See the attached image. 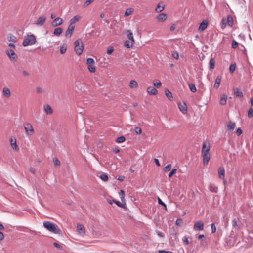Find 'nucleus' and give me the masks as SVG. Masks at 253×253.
Wrapping results in <instances>:
<instances>
[{"mask_svg":"<svg viewBox=\"0 0 253 253\" xmlns=\"http://www.w3.org/2000/svg\"><path fill=\"white\" fill-rule=\"evenodd\" d=\"M221 81V78L220 76H217L215 79L214 87L217 89L220 84Z\"/></svg>","mask_w":253,"mask_h":253,"instance_id":"a211bd4d","label":"nucleus"},{"mask_svg":"<svg viewBox=\"0 0 253 253\" xmlns=\"http://www.w3.org/2000/svg\"><path fill=\"white\" fill-rule=\"evenodd\" d=\"M43 109L44 111L47 114H52L53 113V109H52L51 107L48 105V104H45L44 105L43 107Z\"/></svg>","mask_w":253,"mask_h":253,"instance_id":"f8f14e48","label":"nucleus"},{"mask_svg":"<svg viewBox=\"0 0 253 253\" xmlns=\"http://www.w3.org/2000/svg\"><path fill=\"white\" fill-rule=\"evenodd\" d=\"M63 32V29L61 27L55 28L53 32V34L55 36H59Z\"/></svg>","mask_w":253,"mask_h":253,"instance_id":"412c9836","label":"nucleus"},{"mask_svg":"<svg viewBox=\"0 0 253 253\" xmlns=\"http://www.w3.org/2000/svg\"><path fill=\"white\" fill-rule=\"evenodd\" d=\"M75 29V25L70 24L65 32V36L66 38H70L72 35Z\"/></svg>","mask_w":253,"mask_h":253,"instance_id":"0eeeda50","label":"nucleus"},{"mask_svg":"<svg viewBox=\"0 0 253 253\" xmlns=\"http://www.w3.org/2000/svg\"><path fill=\"white\" fill-rule=\"evenodd\" d=\"M208 22L207 20H204L200 24L199 31L202 32L204 31L208 26Z\"/></svg>","mask_w":253,"mask_h":253,"instance_id":"9b49d317","label":"nucleus"},{"mask_svg":"<svg viewBox=\"0 0 253 253\" xmlns=\"http://www.w3.org/2000/svg\"><path fill=\"white\" fill-rule=\"evenodd\" d=\"M164 5L161 6L160 4H158L155 9L157 12H160L163 11L164 9Z\"/></svg>","mask_w":253,"mask_h":253,"instance_id":"c9c22d12","label":"nucleus"},{"mask_svg":"<svg viewBox=\"0 0 253 253\" xmlns=\"http://www.w3.org/2000/svg\"><path fill=\"white\" fill-rule=\"evenodd\" d=\"M86 235L84 227L80 224V238L84 237Z\"/></svg>","mask_w":253,"mask_h":253,"instance_id":"bb28decb","label":"nucleus"},{"mask_svg":"<svg viewBox=\"0 0 253 253\" xmlns=\"http://www.w3.org/2000/svg\"><path fill=\"white\" fill-rule=\"evenodd\" d=\"M100 177L102 180L104 181H106L108 179V175L105 173L101 174L100 176Z\"/></svg>","mask_w":253,"mask_h":253,"instance_id":"a18cd8bd","label":"nucleus"},{"mask_svg":"<svg viewBox=\"0 0 253 253\" xmlns=\"http://www.w3.org/2000/svg\"><path fill=\"white\" fill-rule=\"evenodd\" d=\"M129 86L131 88H136L138 86V84L135 80H132L129 83Z\"/></svg>","mask_w":253,"mask_h":253,"instance_id":"b1692460","label":"nucleus"},{"mask_svg":"<svg viewBox=\"0 0 253 253\" xmlns=\"http://www.w3.org/2000/svg\"><path fill=\"white\" fill-rule=\"evenodd\" d=\"M210 144L208 142H204L202 145V156L203 158L204 165L208 164L210 159Z\"/></svg>","mask_w":253,"mask_h":253,"instance_id":"f257e3e1","label":"nucleus"},{"mask_svg":"<svg viewBox=\"0 0 253 253\" xmlns=\"http://www.w3.org/2000/svg\"><path fill=\"white\" fill-rule=\"evenodd\" d=\"M183 223V221L181 218H178L176 221V224L180 226Z\"/></svg>","mask_w":253,"mask_h":253,"instance_id":"bf43d9fd","label":"nucleus"},{"mask_svg":"<svg viewBox=\"0 0 253 253\" xmlns=\"http://www.w3.org/2000/svg\"><path fill=\"white\" fill-rule=\"evenodd\" d=\"M147 92L148 94L151 95H155L158 93L157 90L153 86H149L147 89Z\"/></svg>","mask_w":253,"mask_h":253,"instance_id":"ddd939ff","label":"nucleus"},{"mask_svg":"<svg viewBox=\"0 0 253 253\" xmlns=\"http://www.w3.org/2000/svg\"><path fill=\"white\" fill-rule=\"evenodd\" d=\"M189 87L190 90L193 93L195 92L197 90L196 87L193 84H189Z\"/></svg>","mask_w":253,"mask_h":253,"instance_id":"f704fd0d","label":"nucleus"},{"mask_svg":"<svg viewBox=\"0 0 253 253\" xmlns=\"http://www.w3.org/2000/svg\"><path fill=\"white\" fill-rule=\"evenodd\" d=\"M238 42L235 40H233L232 41V47L234 49H236L238 47Z\"/></svg>","mask_w":253,"mask_h":253,"instance_id":"09e8293b","label":"nucleus"},{"mask_svg":"<svg viewBox=\"0 0 253 253\" xmlns=\"http://www.w3.org/2000/svg\"><path fill=\"white\" fill-rule=\"evenodd\" d=\"M177 172V169H173L171 170V171L170 172V173L169 174L168 176L169 178H171L172 175L174 174H175Z\"/></svg>","mask_w":253,"mask_h":253,"instance_id":"de8ad7c7","label":"nucleus"},{"mask_svg":"<svg viewBox=\"0 0 253 253\" xmlns=\"http://www.w3.org/2000/svg\"><path fill=\"white\" fill-rule=\"evenodd\" d=\"M236 67V65L235 63L231 64L230 65V67H229V71L231 73H233L235 71Z\"/></svg>","mask_w":253,"mask_h":253,"instance_id":"79ce46f5","label":"nucleus"},{"mask_svg":"<svg viewBox=\"0 0 253 253\" xmlns=\"http://www.w3.org/2000/svg\"><path fill=\"white\" fill-rule=\"evenodd\" d=\"M79 45V40H77L75 42V51L77 54L79 55V47H78Z\"/></svg>","mask_w":253,"mask_h":253,"instance_id":"c756f323","label":"nucleus"},{"mask_svg":"<svg viewBox=\"0 0 253 253\" xmlns=\"http://www.w3.org/2000/svg\"><path fill=\"white\" fill-rule=\"evenodd\" d=\"M165 93L166 96L169 99H171L172 98V95L170 91L168 89H165Z\"/></svg>","mask_w":253,"mask_h":253,"instance_id":"473e14b6","label":"nucleus"},{"mask_svg":"<svg viewBox=\"0 0 253 253\" xmlns=\"http://www.w3.org/2000/svg\"><path fill=\"white\" fill-rule=\"evenodd\" d=\"M120 195H121V197H120L122 201H123V200H124V195H125V193L123 190H121Z\"/></svg>","mask_w":253,"mask_h":253,"instance_id":"e2e57ef3","label":"nucleus"},{"mask_svg":"<svg viewBox=\"0 0 253 253\" xmlns=\"http://www.w3.org/2000/svg\"><path fill=\"white\" fill-rule=\"evenodd\" d=\"M36 42L35 36L33 34H31L24 37L22 45L23 46L26 47L29 45H34Z\"/></svg>","mask_w":253,"mask_h":253,"instance_id":"20e7f679","label":"nucleus"},{"mask_svg":"<svg viewBox=\"0 0 253 253\" xmlns=\"http://www.w3.org/2000/svg\"><path fill=\"white\" fill-rule=\"evenodd\" d=\"M226 21L227 22L228 25L229 26L232 27L233 26L234 20L233 17L231 15H228L227 16V19Z\"/></svg>","mask_w":253,"mask_h":253,"instance_id":"a878e982","label":"nucleus"},{"mask_svg":"<svg viewBox=\"0 0 253 253\" xmlns=\"http://www.w3.org/2000/svg\"><path fill=\"white\" fill-rule=\"evenodd\" d=\"M204 224L202 221H198L195 223L193 229L195 231H202L204 230Z\"/></svg>","mask_w":253,"mask_h":253,"instance_id":"423d86ee","label":"nucleus"},{"mask_svg":"<svg viewBox=\"0 0 253 253\" xmlns=\"http://www.w3.org/2000/svg\"><path fill=\"white\" fill-rule=\"evenodd\" d=\"M46 17L44 15L39 17L37 21L36 22V25L42 26L43 25L46 21Z\"/></svg>","mask_w":253,"mask_h":253,"instance_id":"9d476101","label":"nucleus"},{"mask_svg":"<svg viewBox=\"0 0 253 253\" xmlns=\"http://www.w3.org/2000/svg\"><path fill=\"white\" fill-rule=\"evenodd\" d=\"M134 42L132 40L128 39L125 42V46L127 48H130L132 47Z\"/></svg>","mask_w":253,"mask_h":253,"instance_id":"6ab92c4d","label":"nucleus"},{"mask_svg":"<svg viewBox=\"0 0 253 253\" xmlns=\"http://www.w3.org/2000/svg\"><path fill=\"white\" fill-rule=\"evenodd\" d=\"M125 141V138L123 136H120L118 137L116 139V142L118 143H120L124 142Z\"/></svg>","mask_w":253,"mask_h":253,"instance_id":"37998d69","label":"nucleus"},{"mask_svg":"<svg viewBox=\"0 0 253 253\" xmlns=\"http://www.w3.org/2000/svg\"><path fill=\"white\" fill-rule=\"evenodd\" d=\"M153 84L157 88H159L161 86L162 83L159 80H155L153 82Z\"/></svg>","mask_w":253,"mask_h":253,"instance_id":"72a5a7b5","label":"nucleus"},{"mask_svg":"<svg viewBox=\"0 0 253 253\" xmlns=\"http://www.w3.org/2000/svg\"><path fill=\"white\" fill-rule=\"evenodd\" d=\"M67 45L66 44H62L60 48V52L61 54H64L67 50Z\"/></svg>","mask_w":253,"mask_h":253,"instance_id":"7c9ffc66","label":"nucleus"},{"mask_svg":"<svg viewBox=\"0 0 253 253\" xmlns=\"http://www.w3.org/2000/svg\"><path fill=\"white\" fill-rule=\"evenodd\" d=\"M53 161L54 163V165L55 167H59L60 166L61 163L60 161L57 158H53Z\"/></svg>","mask_w":253,"mask_h":253,"instance_id":"e433bc0d","label":"nucleus"},{"mask_svg":"<svg viewBox=\"0 0 253 253\" xmlns=\"http://www.w3.org/2000/svg\"><path fill=\"white\" fill-rule=\"evenodd\" d=\"M126 34L128 38V39L132 40V42H134V40L133 37V34L130 30H127L126 32Z\"/></svg>","mask_w":253,"mask_h":253,"instance_id":"c85d7f7f","label":"nucleus"},{"mask_svg":"<svg viewBox=\"0 0 253 253\" xmlns=\"http://www.w3.org/2000/svg\"><path fill=\"white\" fill-rule=\"evenodd\" d=\"M232 225H233V227H235L236 226H237L238 224H237V220H236V219H234L233 221H232Z\"/></svg>","mask_w":253,"mask_h":253,"instance_id":"338daca9","label":"nucleus"},{"mask_svg":"<svg viewBox=\"0 0 253 253\" xmlns=\"http://www.w3.org/2000/svg\"><path fill=\"white\" fill-rule=\"evenodd\" d=\"M227 96L226 94H223L221 96L220 99V103L221 105H225L227 102Z\"/></svg>","mask_w":253,"mask_h":253,"instance_id":"aec40b11","label":"nucleus"},{"mask_svg":"<svg viewBox=\"0 0 253 253\" xmlns=\"http://www.w3.org/2000/svg\"><path fill=\"white\" fill-rule=\"evenodd\" d=\"M156 233L158 235V236L160 237H164V234H163V232L160 231H156Z\"/></svg>","mask_w":253,"mask_h":253,"instance_id":"0e129e2a","label":"nucleus"},{"mask_svg":"<svg viewBox=\"0 0 253 253\" xmlns=\"http://www.w3.org/2000/svg\"><path fill=\"white\" fill-rule=\"evenodd\" d=\"M94 0H86L84 3L83 6L86 7L89 5L90 3H91Z\"/></svg>","mask_w":253,"mask_h":253,"instance_id":"3c124183","label":"nucleus"},{"mask_svg":"<svg viewBox=\"0 0 253 253\" xmlns=\"http://www.w3.org/2000/svg\"><path fill=\"white\" fill-rule=\"evenodd\" d=\"M182 241L183 243L186 245H188L189 243L188 238L185 236L182 238Z\"/></svg>","mask_w":253,"mask_h":253,"instance_id":"680f3d73","label":"nucleus"},{"mask_svg":"<svg viewBox=\"0 0 253 253\" xmlns=\"http://www.w3.org/2000/svg\"><path fill=\"white\" fill-rule=\"evenodd\" d=\"M63 20L60 17H57L54 19V20L52 22L51 24L53 27H57L58 26L61 25L63 23Z\"/></svg>","mask_w":253,"mask_h":253,"instance_id":"1a4fd4ad","label":"nucleus"},{"mask_svg":"<svg viewBox=\"0 0 253 253\" xmlns=\"http://www.w3.org/2000/svg\"><path fill=\"white\" fill-rule=\"evenodd\" d=\"M7 39L9 42H11V43L13 44L15 43L17 40V37L12 34H9L7 36Z\"/></svg>","mask_w":253,"mask_h":253,"instance_id":"dca6fc26","label":"nucleus"},{"mask_svg":"<svg viewBox=\"0 0 253 253\" xmlns=\"http://www.w3.org/2000/svg\"><path fill=\"white\" fill-rule=\"evenodd\" d=\"M88 69L89 71L91 72H94L95 71V67L94 66V64H89L88 65Z\"/></svg>","mask_w":253,"mask_h":253,"instance_id":"a19ab883","label":"nucleus"},{"mask_svg":"<svg viewBox=\"0 0 253 253\" xmlns=\"http://www.w3.org/2000/svg\"><path fill=\"white\" fill-rule=\"evenodd\" d=\"M86 62H87V64L88 65L94 64V61L93 59H92L91 58H87Z\"/></svg>","mask_w":253,"mask_h":253,"instance_id":"864d4df0","label":"nucleus"},{"mask_svg":"<svg viewBox=\"0 0 253 253\" xmlns=\"http://www.w3.org/2000/svg\"><path fill=\"white\" fill-rule=\"evenodd\" d=\"M158 202L160 205L163 206L166 209V205L161 200V199L160 198H158Z\"/></svg>","mask_w":253,"mask_h":253,"instance_id":"13d9d810","label":"nucleus"},{"mask_svg":"<svg viewBox=\"0 0 253 253\" xmlns=\"http://www.w3.org/2000/svg\"><path fill=\"white\" fill-rule=\"evenodd\" d=\"M133 12V9L132 8H127L126 9L125 13V16H128L131 15Z\"/></svg>","mask_w":253,"mask_h":253,"instance_id":"58836bf2","label":"nucleus"},{"mask_svg":"<svg viewBox=\"0 0 253 253\" xmlns=\"http://www.w3.org/2000/svg\"><path fill=\"white\" fill-rule=\"evenodd\" d=\"M8 48L6 49L5 53L10 60L12 61H16L17 59V55L15 52L16 47L13 43H9Z\"/></svg>","mask_w":253,"mask_h":253,"instance_id":"f03ea898","label":"nucleus"},{"mask_svg":"<svg viewBox=\"0 0 253 253\" xmlns=\"http://www.w3.org/2000/svg\"><path fill=\"white\" fill-rule=\"evenodd\" d=\"M227 23V22L226 19L223 18L222 19L221 22V28L222 29H224V28H225V27L226 26Z\"/></svg>","mask_w":253,"mask_h":253,"instance_id":"ea45409f","label":"nucleus"},{"mask_svg":"<svg viewBox=\"0 0 253 253\" xmlns=\"http://www.w3.org/2000/svg\"><path fill=\"white\" fill-rule=\"evenodd\" d=\"M171 164H168L166 166H165L164 168V170L165 172L169 171L171 169Z\"/></svg>","mask_w":253,"mask_h":253,"instance_id":"49530a36","label":"nucleus"},{"mask_svg":"<svg viewBox=\"0 0 253 253\" xmlns=\"http://www.w3.org/2000/svg\"><path fill=\"white\" fill-rule=\"evenodd\" d=\"M113 202L115 203L118 206V207H124V205L123 204H122L120 201H117L116 200H113Z\"/></svg>","mask_w":253,"mask_h":253,"instance_id":"5fc2aeb1","label":"nucleus"},{"mask_svg":"<svg viewBox=\"0 0 253 253\" xmlns=\"http://www.w3.org/2000/svg\"><path fill=\"white\" fill-rule=\"evenodd\" d=\"M25 132L28 135H33L34 134V129L31 124L27 123L24 125Z\"/></svg>","mask_w":253,"mask_h":253,"instance_id":"39448f33","label":"nucleus"},{"mask_svg":"<svg viewBox=\"0 0 253 253\" xmlns=\"http://www.w3.org/2000/svg\"><path fill=\"white\" fill-rule=\"evenodd\" d=\"M10 143L11 147L16 151L19 150V147L17 145L16 139L15 137L11 138L10 139Z\"/></svg>","mask_w":253,"mask_h":253,"instance_id":"6e6552de","label":"nucleus"},{"mask_svg":"<svg viewBox=\"0 0 253 253\" xmlns=\"http://www.w3.org/2000/svg\"><path fill=\"white\" fill-rule=\"evenodd\" d=\"M36 92L37 93H42L44 92L43 89L40 86H37L35 88Z\"/></svg>","mask_w":253,"mask_h":253,"instance_id":"c03bdc74","label":"nucleus"},{"mask_svg":"<svg viewBox=\"0 0 253 253\" xmlns=\"http://www.w3.org/2000/svg\"><path fill=\"white\" fill-rule=\"evenodd\" d=\"M134 131L137 134H140L142 132L141 128L139 127H135Z\"/></svg>","mask_w":253,"mask_h":253,"instance_id":"6e6d98bb","label":"nucleus"},{"mask_svg":"<svg viewBox=\"0 0 253 253\" xmlns=\"http://www.w3.org/2000/svg\"><path fill=\"white\" fill-rule=\"evenodd\" d=\"M159 253H174L170 251H167L165 250H159Z\"/></svg>","mask_w":253,"mask_h":253,"instance_id":"774afa93","label":"nucleus"},{"mask_svg":"<svg viewBox=\"0 0 253 253\" xmlns=\"http://www.w3.org/2000/svg\"><path fill=\"white\" fill-rule=\"evenodd\" d=\"M43 226L48 231L57 234L59 233L60 232V230L58 227L55 224L50 221H44L43 222Z\"/></svg>","mask_w":253,"mask_h":253,"instance_id":"7ed1b4c3","label":"nucleus"},{"mask_svg":"<svg viewBox=\"0 0 253 253\" xmlns=\"http://www.w3.org/2000/svg\"><path fill=\"white\" fill-rule=\"evenodd\" d=\"M234 95L238 97H241L243 96V93L239 89L235 88H234Z\"/></svg>","mask_w":253,"mask_h":253,"instance_id":"5701e85b","label":"nucleus"},{"mask_svg":"<svg viewBox=\"0 0 253 253\" xmlns=\"http://www.w3.org/2000/svg\"><path fill=\"white\" fill-rule=\"evenodd\" d=\"M53 245L59 250H62L63 247L59 244L55 242L53 243Z\"/></svg>","mask_w":253,"mask_h":253,"instance_id":"052dcab7","label":"nucleus"},{"mask_svg":"<svg viewBox=\"0 0 253 253\" xmlns=\"http://www.w3.org/2000/svg\"><path fill=\"white\" fill-rule=\"evenodd\" d=\"M113 51H114V49L113 47H111L107 49V53L108 54H110L113 52Z\"/></svg>","mask_w":253,"mask_h":253,"instance_id":"69168bd1","label":"nucleus"},{"mask_svg":"<svg viewBox=\"0 0 253 253\" xmlns=\"http://www.w3.org/2000/svg\"><path fill=\"white\" fill-rule=\"evenodd\" d=\"M211 232L212 233H214L216 232V228L215 225L214 223H212L211 225Z\"/></svg>","mask_w":253,"mask_h":253,"instance_id":"4d7b16f0","label":"nucleus"},{"mask_svg":"<svg viewBox=\"0 0 253 253\" xmlns=\"http://www.w3.org/2000/svg\"><path fill=\"white\" fill-rule=\"evenodd\" d=\"M167 14L163 13L160 14L156 18L158 21H159L160 22H163L167 19Z\"/></svg>","mask_w":253,"mask_h":253,"instance_id":"f3484780","label":"nucleus"},{"mask_svg":"<svg viewBox=\"0 0 253 253\" xmlns=\"http://www.w3.org/2000/svg\"><path fill=\"white\" fill-rule=\"evenodd\" d=\"M210 190L211 192L217 193L218 192V188L214 185L211 184L209 186Z\"/></svg>","mask_w":253,"mask_h":253,"instance_id":"2f4dec72","label":"nucleus"},{"mask_svg":"<svg viewBox=\"0 0 253 253\" xmlns=\"http://www.w3.org/2000/svg\"><path fill=\"white\" fill-rule=\"evenodd\" d=\"M218 173L219 177L221 179H224L225 176V169L223 167H220L218 168Z\"/></svg>","mask_w":253,"mask_h":253,"instance_id":"2eb2a0df","label":"nucleus"},{"mask_svg":"<svg viewBox=\"0 0 253 253\" xmlns=\"http://www.w3.org/2000/svg\"><path fill=\"white\" fill-rule=\"evenodd\" d=\"M172 57L175 59H178L179 58V54L176 51L172 52Z\"/></svg>","mask_w":253,"mask_h":253,"instance_id":"603ef678","label":"nucleus"},{"mask_svg":"<svg viewBox=\"0 0 253 253\" xmlns=\"http://www.w3.org/2000/svg\"><path fill=\"white\" fill-rule=\"evenodd\" d=\"M178 108L179 110L184 114L186 113L187 111V107L185 102L182 103H179L178 104Z\"/></svg>","mask_w":253,"mask_h":253,"instance_id":"4468645a","label":"nucleus"},{"mask_svg":"<svg viewBox=\"0 0 253 253\" xmlns=\"http://www.w3.org/2000/svg\"><path fill=\"white\" fill-rule=\"evenodd\" d=\"M227 129L230 131H233L235 127V123H232V122H230L227 124Z\"/></svg>","mask_w":253,"mask_h":253,"instance_id":"393cba45","label":"nucleus"},{"mask_svg":"<svg viewBox=\"0 0 253 253\" xmlns=\"http://www.w3.org/2000/svg\"><path fill=\"white\" fill-rule=\"evenodd\" d=\"M248 116L249 118H252L253 117V109L252 108H250L248 110Z\"/></svg>","mask_w":253,"mask_h":253,"instance_id":"8fccbe9b","label":"nucleus"},{"mask_svg":"<svg viewBox=\"0 0 253 253\" xmlns=\"http://www.w3.org/2000/svg\"><path fill=\"white\" fill-rule=\"evenodd\" d=\"M215 64V61L213 58H211L209 62V69L210 70H212L214 68Z\"/></svg>","mask_w":253,"mask_h":253,"instance_id":"cd10ccee","label":"nucleus"},{"mask_svg":"<svg viewBox=\"0 0 253 253\" xmlns=\"http://www.w3.org/2000/svg\"><path fill=\"white\" fill-rule=\"evenodd\" d=\"M79 19V17L77 16H74L72 19L70 20V24L73 25H75V23L77 22Z\"/></svg>","mask_w":253,"mask_h":253,"instance_id":"4c0bfd02","label":"nucleus"},{"mask_svg":"<svg viewBox=\"0 0 253 253\" xmlns=\"http://www.w3.org/2000/svg\"><path fill=\"white\" fill-rule=\"evenodd\" d=\"M3 94L7 98H9L10 96V89L7 87H4L3 89Z\"/></svg>","mask_w":253,"mask_h":253,"instance_id":"4be33fe9","label":"nucleus"}]
</instances>
